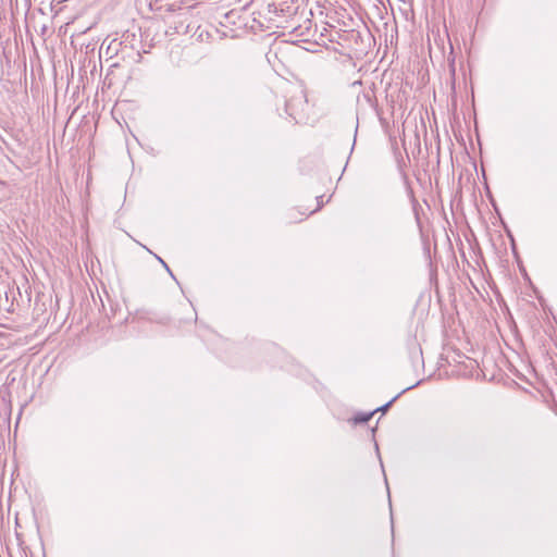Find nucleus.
<instances>
[{"label": "nucleus", "mask_w": 557, "mask_h": 557, "mask_svg": "<svg viewBox=\"0 0 557 557\" xmlns=\"http://www.w3.org/2000/svg\"><path fill=\"white\" fill-rule=\"evenodd\" d=\"M400 394L396 395L394 398H392L388 403H386L385 405H383L382 407L375 409L374 411H382V412H386L387 409L389 408V406L399 397Z\"/></svg>", "instance_id": "2"}, {"label": "nucleus", "mask_w": 557, "mask_h": 557, "mask_svg": "<svg viewBox=\"0 0 557 557\" xmlns=\"http://www.w3.org/2000/svg\"><path fill=\"white\" fill-rule=\"evenodd\" d=\"M322 207V203H318L317 209L312 210L310 213H313L314 211L319 210Z\"/></svg>", "instance_id": "4"}, {"label": "nucleus", "mask_w": 557, "mask_h": 557, "mask_svg": "<svg viewBox=\"0 0 557 557\" xmlns=\"http://www.w3.org/2000/svg\"><path fill=\"white\" fill-rule=\"evenodd\" d=\"M374 412L375 411H372L370 413H360V414L356 416L355 421L357 423L368 422L371 419V417L374 414Z\"/></svg>", "instance_id": "1"}, {"label": "nucleus", "mask_w": 557, "mask_h": 557, "mask_svg": "<svg viewBox=\"0 0 557 557\" xmlns=\"http://www.w3.org/2000/svg\"><path fill=\"white\" fill-rule=\"evenodd\" d=\"M157 259L161 262V264L164 265V268L166 269V271L173 276L170 268L168 267V264L160 258V257H157Z\"/></svg>", "instance_id": "3"}]
</instances>
